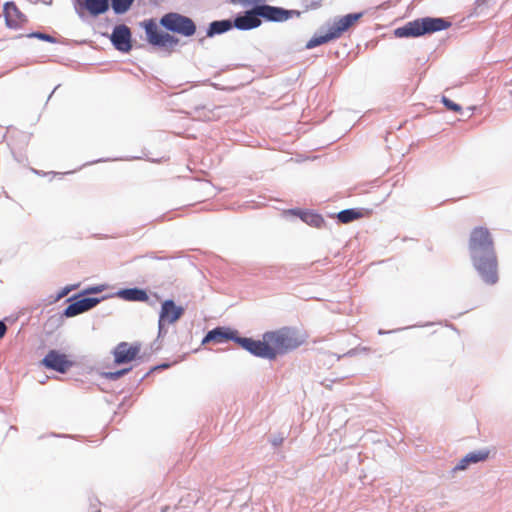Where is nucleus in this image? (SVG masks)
I'll return each instance as SVG.
<instances>
[{"label": "nucleus", "instance_id": "1", "mask_svg": "<svg viewBox=\"0 0 512 512\" xmlns=\"http://www.w3.org/2000/svg\"><path fill=\"white\" fill-rule=\"evenodd\" d=\"M306 341V335L298 329L282 327L263 334L262 340H245V350L251 354L274 360L278 355L286 354Z\"/></svg>", "mask_w": 512, "mask_h": 512}, {"label": "nucleus", "instance_id": "2", "mask_svg": "<svg viewBox=\"0 0 512 512\" xmlns=\"http://www.w3.org/2000/svg\"><path fill=\"white\" fill-rule=\"evenodd\" d=\"M451 23L443 18L424 17L406 23L395 30L397 37H419L448 29Z\"/></svg>", "mask_w": 512, "mask_h": 512}, {"label": "nucleus", "instance_id": "3", "mask_svg": "<svg viewBox=\"0 0 512 512\" xmlns=\"http://www.w3.org/2000/svg\"><path fill=\"white\" fill-rule=\"evenodd\" d=\"M363 13L347 14L337 19L332 26L329 27L328 32L324 35H315L307 43L306 49H312L322 44L328 43L334 39L339 38L345 31L352 27L360 18Z\"/></svg>", "mask_w": 512, "mask_h": 512}, {"label": "nucleus", "instance_id": "4", "mask_svg": "<svg viewBox=\"0 0 512 512\" xmlns=\"http://www.w3.org/2000/svg\"><path fill=\"white\" fill-rule=\"evenodd\" d=\"M472 264L481 279L489 285L498 281V259L496 251L471 256Z\"/></svg>", "mask_w": 512, "mask_h": 512}, {"label": "nucleus", "instance_id": "5", "mask_svg": "<svg viewBox=\"0 0 512 512\" xmlns=\"http://www.w3.org/2000/svg\"><path fill=\"white\" fill-rule=\"evenodd\" d=\"M468 247L470 256L495 251L494 240L489 229L483 226L473 228L470 233Z\"/></svg>", "mask_w": 512, "mask_h": 512}, {"label": "nucleus", "instance_id": "6", "mask_svg": "<svg viewBox=\"0 0 512 512\" xmlns=\"http://www.w3.org/2000/svg\"><path fill=\"white\" fill-rule=\"evenodd\" d=\"M160 23L167 30L187 37L194 35L196 31L194 22L190 18L178 13H168L164 15Z\"/></svg>", "mask_w": 512, "mask_h": 512}, {"label": "nucleus", "instance_id": "7", "mask_svg": "<svg viewBox=\"0 0 512 512\" xmlns=\"http://www.w3.org/2000/svg\"><path fill=\"white\" fill-rule=\"evenodd\" d=\"M245 340H251V338L240 337L238 331L229 327H216L210 330L202 340V344H223L228 341L236 342L241 348L245 349Z\"/></svg>", "mask_w": 512, "mask_h": 512}, {"label": "nucleus", "instance_id": "8", "mask_svg": "<svg viewBox=\"0 0 512 512\" xmlns=\"http://www.w3.org/2000/svg\"><path fill=\"white\" fill-rule=\"evenodd\" d=\"M147 40L150 44L161 47H175L179 40L174 36L163 33L158 29V25L153 19H149L143 23Z\"/></svg>", "mask_w": 512, "mask_h": 512}, {"label": "nucleus", "instance_id": "9", "mask_svg": "<svg viewBox=\"0 0 512 512\" xmlns=\"http://www.w3.org/2000/svg\"><path fill=\"white\" fill-rule=\"evenodd\" d=\"M184 308L177 306L173 300H165L159 313V335L166 333L165 326L176 323L184 314Z\"/></svg>", "mask_w": 512, "mask_h": 512}, {"label": "nucleus", "instance_id": "10", "mask_svg": "<svg viewBox=\"0 0 512 512\" xmlns=\"http://www.w3.org/2000/svg\"><path fill=\"white\" fill-rule=\"evenodd\" d=\"M41 364L59 373H65L73 366V362L68 359V356L57 350H50L42 359Z\"/></svg>", "mask_w": 512, "mask_h": 512}, {"label": "nucleus", "instance_id": "11", "mask_svg": "<svg viewBox=\"0 0 512 512\" xmlns=\"http://www.w3.org/2000/svg\"><path fill=\"white\" fill-rule=\"evenodd\" d=\"M139 344H129L128 342H120L114 349V362L116 364L129 363L137 358L140 353Z\"/></svg>", "mask_w": 512, "mask_h": 512}, {"label": "nucleus", "instance_id": "12", "mask_svg": "<svg viewBox=\"0 0 512 512\" xmlns=\"http://www.w3.org/2000/svg\"><path fill=\"white\" fill-rule=\"evenodd\" d=\"M258 17H263L268 21L282 22L290 18L292 11L270 5H258L255 7Z\"/></svg>", "mask_w": 512, "mask_h": 512}, {"label": "nucleus", "instance_id": "13", "mask_svg": "<svg viewBox=\"0 0 512 512\" xmlns=\"http://www.w3.org/2000/svg\"><path fill=\"white\" fill-rule=\"evenodd\" d=\"M111 41L115 48L122 52L131 50V31L126 25H118L114 28Z\"/></svg>", "mask_w": 512, "mask_h": 512}, {"label": "nucleus", "instance_id": "14", "mask_svg": "<svg viewBox=\"0 0 512 512\" xmlns=\"http://www.w3.org/2000/svg\"><path fill=\"white\" fill-rule=\"evenodd\" d=\"M4 17L8 27L19 28L26 21L25 15L19 10L14 2H7L4 5Z\"/></svg>", "mask_w": 512, "mask_h": 512}, {"label": "nucleus", "instance_id": "15", "mask_svg": "<svg viewBox=\"0 0 512 512\" xmlns=\"http://www.w3.org/2000/svg\"><path fill=\"white\" fill-rule=\"evenodd\" d=\"M98 303L99 299L97 298H82L68 305L64 311V315L66 317H74L78 314L88 311L89 309L96 306Z\"/></svg>", "mask_w": 512, "mask_h": 512}, {"label": "nucleus", "instance_id": "16", "mask_svg": "<svg viewBox=\"0 0 512 512\" xmlns=\"http://www.w3.org/2000/svg\"><path fill=\"white\" fill-rule=\"evenodd\" d=\"M261 25V20L255 12V7L247 11L244 15L238 16L234 20V26L239 30H250Z\"/></svg>", "mask_w": 512, "mask_h": 512}, {"label": "nucleus", "instance_id": "17", "mask_svg": "<svg viewBox=\"0 0 512 512\" xmlns=\"http://www.w3.org/2000/svg\"><path fill=\"white\" fill-rule=\"evenodd\" d=\"M117 296L125 301L147 302L149 296L147 292L140 288H128L118 291Z\"/></svg>", "mask_w": 512, "mask_h": 512}, {"label": "nucleus", "instance_id": "18", "mask_svg": "<svg viewBox=\"0 0 512 512\" xmlns=\"http://www.w3.org/2000/svg\"><path fill=\"white\" fill-rule=\"evenodd\" d=\"M489 451H477L471 452L467 454L460 462L457 464L456 469L464 470L468 467L470 463H477L480 461H484L488 458Z\"/></svg>", "mask_w": 512, "mask_h": 512}, {"label": "nucleus", "instance_id": "19", "mask_svg": "<svg viewBox=\"0 0 512 512\" xmlns=\"http://www.w3.org/2000/svg\"><path fill=\"white\" fill-rule=\"evenodd\" d=\"M85 6L92 15H99L109 8L108 0H85Z\"/></svg>", "mask_w": 512, "mask_h": 512}, {"label": "nucleus", "instance_id": "20", "mask_svg": "<svg viewBox=\"0 0 512 512\" xmlns=\"http://www.w3.org/2000/svg\"><path fill=\"white\" fill-rule=\"evenodd\" d=\"M232 22L230 20L214 21L210 24L208 35L224 33L232 28Z\"/></svg>", "mask_w": 512, "mask_h": 512}, {"label": "nucleus", "instance_id": "21", "mask_svg": "<svg viewBox=\"0 0 512 512\" xmlns=\"http://www.w3.org/2000/svg\"><path fill=\"white\" fill-rule=\"evenodd\" d=\"M361 217V213L355 209H346L340 211L337 215L341 223L347 224Z\"/></svg>", "mask_w": 512, "mask_h": 512}, {"label": "nucleus", "instance_id": "22", "mask_svg": "<svg viewBox=\"0 0 512 512\" xmlns=\"http://www.w3.org/2000/svg\"><path fill=\"white\" fill-rule=\"evenodd\" d=\"M301 218L303 221H305L309 225H312L315 227H320L324 223L323 218L320 215L314 214V213H303L301 215Z\"/></svg>", "mask_w": 512, "mask_h": 512}, {"label": "nucleus", "instance_id": "23", "mask_svg": "<svg viewBox=\"0 0 512 512\" xmlns=\"http://www.w3.org/2000/svg\"><path fill=\"white\" fill-rule=\"evenodd\" d=\"M134 0H112V6L115 12L123 13L129 9Z\"/></svg>", "mask_w": 512, "mask_h": 512}, {"label": "nucleus", "instance_id": "24", "mask_svg": "<svg viewBox=\"0 0 512 512\" xmlns=\"http://www.w3.org/2000/svg\"><path fill=\"white\" fill-rule=\"evenodd\" d=\"M442 102L445 105V107L451 111L460 112L462 110L459 104L454 103L452 100L446 97H443Z\"/></svg>", "mask_w": 512, "mask_h": 512}, {"label": "nucleus", "instance_id": "25", "mask_svg": "<svg viewBox=\"0 0 512 512\" xmlns=\"http://www.w3.org/2000/svg\"><path fill=\"white\" fill-rule=\"evenodd\" d=\"M265 0H231L234 4H242L243 6H251L255 5L258 6L259 3L264 2Z\"/></svg>", "mask_w": 512, "mask_h": 512}, {"label": "nucleus", "instance_id": "26", "mask_svg": "<svg viewBox=\"0 0 512 512\" xmlns=\"http://www.w3.org/2000/svg\"><path fill=\"white\" fill-rule=\"evenodd\" d=\"M130 369H122L115 372H110L106 374V377L111 380H117L120 377H122L124 374H126Z\"/></svg>", "mask_w": 512, "mask_h": 512}, {"label": "nucleus", "instance_id": "27", "mask_svg": "<svg viewBox=\"0 0 512 512\" xmlns=\"http://www.w3.org/2000/svg\"><path fill=\"white\" fill-rule=\"evenodd\" d=\"M31 36L39 38L41 40L49 41V42H53L54 41L52 36H50L48 34L39 33V32L31 34Z\"/></svg>", "mask_w": 512, "mask_h": 512}, {"label": "nucleus", "instance_id": "28", "mask_svg": "<svg viewBox=\"0 0 512 512\" xmlns=\"http://www.w3.org/2000/svg\"><path fill=\"white\" fill-rule=\"evenodd\" d=\"M6 331H7V326L5 325V323L3 321H0V339H2L5 336Z\"/></svg>", "mask_w": 512, "mask_h": 512}, {"label": "nucleus", "instance_id": "29", "mask_svg": "<svg viewBox=\"0 0 512 512\" xmlns=\"http://www.w3.org/2000/svg\"><path fill=\"white\" fill-rule=\"evenodd\" d=\"M102 289L100 287H93V288H89L87 290L88 293H98V292H101Z\"/></svg>", "mask_w": 512, "mask_h": 512}, {"label": "nucleus", "instance_id": "30", "mask_svg": "<svg viewBox=\"0 0 512 512\" xmlns=\"http://www.w3.org/2000/svg\"><path fill=\"white\" fill-rule=\"evenodd\" d=\"M282 440H276V442H274V445H277V444H280Z\"/></svg>", "mask_w": 512, "mask_h": 512}, {"label": "nucleus", "instance_id": "31", "mask_svg": "<svg viewBox=\"0 0 512 512\" xmlns=\"http://www.w3.org/2000/svg\"><path fill=\"white\" fill-rule=\"evenodd\" d=\"M282 440H276V442H274V445H277V444H280Z\"/></svg>", "mask_w": 512, "mask_h": 512}, {"label": "nucleus", "instance_id": "32", "mask_svg": "<svg viewBox=\"0 0 512 512\" xmlns=\"http://www.w3.org/2000/svg\"><path fill=\"white\" fill-rule=\"evenodd\" d=\"M167 510H168V507H165V508L162 509V512H165Z\"/></svg>", "mask_w": 512, "mask_h": 512}]
</instances>
